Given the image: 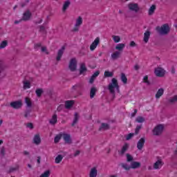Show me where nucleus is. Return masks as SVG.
Returning a JSON list of instances; mask_svg holds the SVG:
<instances>
[{
  "label": "nucleus",
  "instance_id": "72a5a7b5",
  "mask_svg": "<svg viewBox=\"0 0 177 177\" xmlns=\"http://www.w3.org/2000/svg\"><path fill=\"white\" fill-rule=\"evenodd\" d=\"M62 136H63V134L62 133L57 135L54 138L55 143H59V142H60V139H62Z\"/></svg>",
  "mask_w": 177,
  "mask_h": 177
},
{
  "label": "nucleus",
  "instance_id": "79ce46f5",
  "mask_svg": "<svg viewBox=\"0 0 177 177\" xmlns=\"http://www.w3.org/2000/svg\"><path fill=\"white\" fill-rule=\"evenodd\" d=\"M126 157L127 162H131V161H133V157L131 156V154L127 153Z\"/></svg>",
  "mask_w": 177,
  "mask_h": 177
},
{
  "label": "nucleus",
  "instance_id": "0eeeda50",
  "mask_svg": "<svg viewBox=\"0 0 177 177\" xmlns=\"http://www.w3.org/2000/svg\"><path fill=\"white\" fill-rule=\"evenodd\" d=\"M69 68L72 72L77 70V59H75V58H73L71 59L69 63Z\"/></svg>",
  "mask_w": 177,
  "mask_h": 177
},
{
  "label": "nucleus",
  "instance_id": "9d476101",
  "mask_svg": "<svg viewBox=\"0 0 177 177\" xmlns=\"http://www.w3.org/2000/svg\"><path fill=\"white\" fill-rule=\"evenodd\" d=\"M145 143H146V138L142 137L138 140L137 143V149H138V150H142L145 146Z\"/></svg>",
  "mask_w": 177,
  "mask_h": 177
},
{
  "label": "nucleus",
  "instance_id": "c03bdc74",
  "mask_svg": "<svg viewBox=\"0 0 177 177\" xmlns=\"http://www.w3.org/2000/svg\"><path fill=\"white\" fill-rule=\"evenodd\" d=\"M25 103L27 105V107L32 106V102H31V101L29 100L27 97L25 98Z\"/></svg>",
  "mask_w": 177,
  "mask_h": 177
},
{
  "label": "nucleus",
  "instance_id": "dca6fc26",
  "mask_svg": "<svg viewBox=\"0 0 177 177\" xmlns=\"http://www.w3.org/2000/svg\"><path fill=\"white\" fill-rule=\"evenodd\" d=\"M150 35H151V32H150V30L145 31L143 38L145 44H147V42H149V39H150Z\"/></svg>",
  "mask_w": 177,
  "mask_h": 177
},
{
  "label": "nucleus",
  "instance_id": "f257e3e1",
  "mask_svg": "<svg viewBox=\"0 0 177 177\" xmlns=\"http://www.w3.org/2000/svg\"><path fill=\"white\" fill-rule=\"evenodd\" d=\"M118 93H120V85H118V80L115 78L111 80V83L108 85V90L113 96V99L115 98V90Z\"/></svg>",
  "mask_w": 177,
  "mask_h": 177
},
{
  "label": "nucleus",
  "instance_id": "20e7f679",
  "mask_svg": "<svg viewBox=\"0 0 177 177\" xmlns=\"http://www.w3.org/2000/svg\"><path fill=\"white\" fill-rule=\"evenodd\" d=\"M128 8L129 10L131 12H135V13H138L140 8H139V4L135 3H130L128 4Z\"/></svg>",
  "mask_w": 177,
  "mask_h": 177
},
{
  "label": "nucleus",
  "instance_id": "f03ea898",
  "mask_svg": "<svg viewBox=\"0 0 177 177\" xmlns=\"http://www.w3.org/2000/svg\"><path fill=\"white\" fill-rule=\"evenodd\" d=\"M156 30L160 35H168L171 31V28L168 24H165L161 26H157Z\"/></svg>",
  "mask_w": 177,
  "mask_h": 177
},
{
  "label": "nucleus",
  "instance_id": "2f4dec72",
  "mask_svg": "<svg viewBox=\"0 0 177 177\" xmlns=\"http://www.w3.org/2000/svg\"><path fill=\"white\" fill-rule=\"evenodd\" d=\"M113 75H114V73L110 72L109 71H105V72L104 73V76L105 77V78L113 77Z\"/></svg>",
  "mask_w": 177,
  "mask_h": 177
},
{
  "label": "nucleus",
  "instance_id": "6e6d98bb",
  "mask_svg": "<svg viewBox=\"0 0 177 177\" xmlns=\"http://www.w3.org/2000/svg\"><path fill=\"white\" fill-rule=\"evenodd\" d=\"M129 46L131 48H134V46H136V43H135V41H131L129 44Z\"/></svg>",
  "mask_w": 177,
  "mask_h": 177
},
{
  "label": "nucleus",
  "instance_id": "8fccbe9b",
  "mask_svg": "<svg viewBox=\"0 0 177 177\" xmlns=\"http://www.w3.org/2000/svg\"><path fill=\"white\" fill-rule=\"evenodd\" d=\"M135 135L134 133H130L127 135V136L126 137V140H131V139H132V138H133V136Z\"/></svg>",
  "mask_w": 177,
  "mask_h": 177
},
{
  "label": "nucleus",
  "instance_id": "a19ab883",
  "mask_svg": "<svg viewBox=\"0 0 177 177\" xmlns=\"http://www.w3.org/2000/svg\"><path fill=\"white\" fill-rule=\"evenodd\" d=\"M30 88H31V84L30 83V82H24V88L28 89Z\"/></svg>",
  "mask_w": 177,
  "mask_h": 177
},
{
  "label": "nucleus",
  "instance_id": "a878e982",
  "mask_svg": "<svg viewBox=\"0 0 177 177\" xmlns=\"http://www.w3.org/2000/svg\"><path fill=\"white\" fill-rule=\"evenodd\" d=\"M124 48H125V44H118L116 45L115 49H116V50H119V52H122Z\"/></svg>",
  "mask_w": 177,
  "mask_h": 177
},
{
  "label": "nucleus",
  "instance_id": "13d9d810",
  "mask_svg": "<svg viewBox=\"0 0 177 177\" xmlns=\"http://www.w3.org/2000/svg\"><path fill=\"white\" fill-rule=\"evenodd\" d=\"M41 46H42V44H41V43H38L35 44V49H38V48H41Z\"/></svg>",
  "mask_w": 177,
  "mask_h": 177
},
{
  "label": "nucleus",
  "instance_id": "aec40b11",
  "mask_svg": "<svg viewBox=\"0 0 177 177\" xmlns=\"http://www.w3.org/2000/svg\"><path fill=\"white\" fill-rule=\"evenodd\" d=\"M140 162L133 161L131 164V168L132 169H136L138 168H140Z\"/></svg>",
  "mask_w": 177,
  "mask_h": 177
},
{
  "label": "nucleus",
  "instance_id": "cd10ccee",
  "mask_svg": "<svg viewBox=\"0 0 177 177\" xmlns=\"http://www.w3.org/2000/svg\"><path fill=\"white\" fill-rule=\"evenodd\" d=\"M156 9H157V6L156 5H152L149 9V15L152 16L154 15V12H156Z\"/></svg>",
  "mask_w": 177,
  "mask_h": 177
},
{
  "label": "nucleus",
  "instance_id": "bb28decb",
  "mask_svg": "<svg viewBox=\"0 0 177 177\" xmlns=\"http://www.w3.org/2000/svg\"><path fill=\"white\" fill-rule=\"evenodd\" d=\"M78 120H80V115H78V113L75 112L73 121L71 124V127H74L75 125V124H77L78 122Z\"/></svg>",
  "mask_w": 177,
  "mask_h": 177
},
{
  "label": "nucleus",
  "instance_id": "f704fd0d",
  "mask_svg": "<svg viewBox=\"0 0 177 177\" xmlns=\"http://www.w3.org/2000/svg\"><path fill=\"white\" fill-rule=\"evenodd\" d=\"M62 160H63V156L62 155H58L55 158V164H60V162H62Z\"/></svg>",
  "mask_w": 177,
  "mask_h": 177
},
{
  "label": "nucleus",
  "instance_id": "b1692460",
  "mask_svg": "<svg viewBox=\"0 0 177 177\" xmlns=\"http://www.w3.org/2000/svg\"><path fill=\"white\" fill-rule=\"evenodd\" d=\"M96 92H97V89L96 87H92L90 90V97L91 99H93L96 95Z\"/></svg>",
  "mask_w": 177,
  "mask_h": 177
},
{
  "label": "nucleus",
  "instance_id": "3c124183",
  "mask_svg": "<svg viewBox=\"0 0 177 177\" xmlns=\"http://www.w3.org/2000/svg\"><path fill=\"white\" fill-rule=\"evenodd\" d=\"M30 113H31V109H26V111H25V114H24L25 118H27V117H28V115H30Z\"/></svg>",
  "mask_w": 177,
  "mask_h": 177
},
{
  "label": "nucleus",
  "instance_id": "a18cd8bd",
  "mask_svg": "<svg viewBox=\"0 0 177 177\" xmlns=\"http://www.w3.org/2000/svg\"><path fill=\"white\" fill-rule=\"evenodd\" d=\"M122 167L125 169L126 171H129V169H131V166H129L127 163H122Z\"/></svg>",
  "mask_w": 177,
  "mask_h": 177
},
{
  "label": "nucleus",
  "instance_id": "de8ad7c7",
  "mask_svg": "<svg viewBox=\"0 0 177 177\" xmlns=\"http://www.w3.org/2000/svg\"><path fill=\"white\" fill-rule=\"evenodd\" d=\"M143 81L145 84H147V85H151L150 81H149V76L145 75L143 78Z\"/></svg>",
  "mask_w": 177,
  "mask_h": 177
},
{
  "label": "nucleus",
  "instance_id": "bf43d9fd",
  "mask_svg": "<svg viewBox=\"0 0 177 177\" xmlns=\"http://www.w3.org/2000/svg\"><path fill=\"white\" fill-rule=\"evenodd\" d=\"M30 2V0H26V3H22L21 4V8H24V6H26V5H27V3H28Z\"/></svg>",
  "mask_w": 177,
  "mask_h": 177
},
{
  "label": "nucleus",
  "instance_id": "5701e85b",
  "mask_svg": "<svg viewBox=\"0 0 177 177\" xmlns=\"http://www.w3.org/2000/svg\"><path fill=\"white\" fill-rule=\"evenodd\" d=\"M89 176L90 177H96V176H97V169H96V167H93L91 169Z\"/></svg>",
  "mask_w": 177,
  "mask_h": 177
},
{
  "label": "nucleus",
  "instance_id": "2eb2a0df",
  "mask_svg": "<svg viewBox=\"0 0 177 177\" xmlns=\"http://www.w3.org/2000/svg\"><path fill=\"white\" fill-rule=\"evenodd\" d=\"M162 165H164V162H162V160L159 159L153 164V169H160Z\"/></svg>",
  "mask_w": 177,
  "mask_h": 177
},
{
  "label": "nucleus",
  "instance_id": "49530a36",
  "mask_svg": "<svg viewBox=\"0 0 177 177\" xmlns=\"http://www.w3.org/2000/svg\"><path fill=\"white\" fill-rule=\"evenodd\" d=\"M140 129H142V125H138L135 129L134 135H138Z\"/></svg>",
  "mask_w": 177,
  "mask_h": 177
},
{
  "label": "nucleus",
  "instance_id": "603ef678",
  "mask_svg": "<svg viewBox=\"0 0 177 177\" xmlns=\"http://www.w3.org/2000/svg\"><path fill=\"white\" fill-rule=\"evenodd\" d=\"M41 52L43 53H46V55H49V52H48V50L46 49V47H41Z\"/></svg>",
  "mask_w": 177,
  "mask_h": 177
},
{
  "label": "nucleus",
  "instance_id": "423d86ee",
  "mask_svg": "<svg viewBox=\"0 0 177 177\" xmlns=\"http://www.w3.org/2000/svg\"><path fill=\"white\" fill-rule=\"evenodd\" d=\"M64 50H66V46H62V48L57 52V57H56L57 62H60L62 60V57H63Z\"/></svg>",
  "mask_w": 177,
  "mask_h": 177
},
{
  "label": "nucleus",
  "instance_id": "473e14b6",
  "mask_svg": "<svg viewBox=\"0 0 177 177\" xmlns=\"http://www.w3.org/2000/svg\"><path fill=\"white\" fill-rule=\"evenodd\" d=\"M35 93L37 97H41V96H42V93H44V88H37Z\"/></svg>",
  "mask_w": 177,
  "mask_h": 177
},
{
  "label": "nucleus",
  "instance_id": "6e6552de",
  "mask_svg": "<svg viewBox=\"0 0 177 177\" xmlns=\"http://www.w3.org/2000/svg\"><path fill=\"white\" fill-rule=\"evenodd\" d=\"M154 73L156 77H162L165 75V70L162 68H155Z\"/></svg>",
  "mask_w": 177,
  "mask_h": 177
},
{
  "label": "nucleus",
  "instance_id": "39448f33",
  "mask_svg": "<svg viewBox=\"0 0 177 177\" xmlns=\"http://www.w3.org/2000/svg\"><path fill=\"white\" fill-rule=\"evenodd\" d=\"M10 106L15 110H19V109H21V106H23V102H21V100L12 102H10Z\"/></svg>",
  "mask_w": 177,
  "mask_h": 177
},
{
  "label": "nucleus",
  "instance_id": "6ab92c4d",
  "mask_svg": "<svg viewBox=\"0 0 177 177\" xmlns=\"http://www.w3.org/2000/svg\"><path fill=\"white\" fill-rule=\"evenodd\" d=\"M99 74H100V71H95V73H94L92 75V76L91 77V78L89 80V83L93 84V82L95 81V78H96V77H97L99 75Z\"/></svg>",
  "mask_w": 177,
  "mask_h": 177
},
{
  "label": "nucleus",
  "instance_id": "680f3d73",
  "mask_svg": "<svg viewBox=\"0 0 177 177\" xmlns=\"http://www.w3.org/2000/svg\"><path fill=\"white\" fill-rule=\"evenodd\" d=\"M5 70V66L2 64H0V73Z\"/></svg>",
  "mask_w": 177,
  "mask_h": 177
},
{
  "label": "nucleus",
  "instance_id": "f3484780",
  "mask_svg": "<svg viewBox=\"0 0 177 177\" xmlns=\"http://www.w3.org/2000/svg\"><path fill=\"white\" fill-rule=\"evenodd\" d=\"M110 129V125L107 123H102L98 131H107Z\"/></svg>",
  "mask_w": 177,
  "mask_h": 177
},
{
  "label": "nucleus",
  "instance_id": "338daca9",
  "mask_svg": "<svg viewBox=\"0 0 177 177\" xmlns=\"http://www.w3.org/2000/svg\"><path fill=\"white\" fill-rule=\"evenodd\" d=\"M24 156H30V152L27 151H24Z\"/></svg>",
  "mask_w": 177,
  "mask_h": 177
},
{
  "label": "nucleus",
  "instance_id": "4468645a",
  "mask_svg": "<svg viewBox=\"0 0 177 177\" xmlns=\"http://www.w3.org/2000/svg\"><path fill=\"white\" fill-rule=\"evenodd\" d=\"M32 14L30 12V10H27L23 15L22 20L27 21L31 18Z\"/></svg>",
  "mask_w": 177,
  "mask_h": 177
},
{
  "label": "nucleus",
  "instance_id": "4d7b16f0",
  "mask_svg": "<svg viewBox=\"0 0 177 177\" xmlns=\"http://www.w3.org/2000/svg\"><path fill=\"white\" fill-rule=\"evenodd\" d=\"M1 156H3V157H5V147H3L1 149Z\"/></svg>",
  "mask_w": 177,
  "mask_h": 177
},
{
  "label": "nucleus",
  "instance_id": "412c9836",
  "mask_svg": "<svg viewBox=\"0 0 177 177\" xmlns=\"http://www.w3.org/2000/svg\"><path fill=\"white\" fill-rule=\"evenodd\" d=\"M120 55L121 53L120 51H115V53L111 54V57L112 60H117V59H119Z\"/></svg>",
  "mask_w": 177,
  "mask_h": 177
},
{
  "label": "nucleus",
  "instance_id": "052dcab7",
  "mask_svg": "<svg viewBox=\"0 0 177 177\" xmlns=\"http://www.w3.org/2000/svg\"><path fill=\"white\" fill-rule=\"evenodd\" d=\"M79 30L80 29L78 28V26H76V24H75V27H74L73 31H74L75 32H78Z\"/></svg>",
  "mask_w": 177,
  "mask_h": 177
},
{
  "label": "nucleus",
  "instance_id": "e433bc0d",
  "mask_svg": "<svg viewBox=\"0 0 177 177\" xmlns=\"http://www.w3.org/2000/svg\"><path fill=\"white\" fill-rule=\"evenodd\" d=\"M7 45H8L7 40H4V41H1V43L0 44V49H5V48H6Z\"/></svg>",
  "mask_w": 177,
  "mask_h": 177
},
{
  "label": "nucleus",
  "instance_id": "37998d69",
  "mask_svg": "<svg viewBox=\"0 0 177 177\" xmlns=\"http://www.w3.org/2000/svg\"><path fill=\"white\" fill-rule=\"evenodd\" d=\"M82 86L81 85V84L78 83L72 86V91H77V89H81Z\"/></svg>",
  "mask_w": 177,
  "mask_h": 177
},
{
  "label": "nucleus",
  "instance_id": "4c0bfd02",
  "mask_svg": "<svg viewBox=\"0 0 177 177\" xmlns=\"http://www.w3.org/2000/svg\"><path fill=\"white\" fill-rule=\"evenodd\" d=\"M145 118L142 116H138L136 119V122L141 124L142 122H145Z\"/></svg>",
  "mask_w": 177,
  "mask_h": 177
},
{
  "label": "nucleus",
  "instance_id": "9b49d317",
  "mask_svg": "<svg viewBox=\"0 0 177 177\" xmlns=\"http://www.w3.org/2000/svg\"><path fill=\"white\" fill-rule=\"evenodd\" d=\"M128 149H129V144L124 143V145L122 146V149L120 151H118V153L120 156H124L127 151H128Z\"/></svg>",
  "mask_w": 177,
  "mask_h": 177
},
{
  "label": "nucleus",
  "instance_id": "f8f14e48",
  "mask_svg": "<svg viewBox=\"0 0 177 177\" xmlns=\"http://www.w3.org/2000/svg\"><path fill=\"white\" fill-rule=\"evenodd\" d=\"M64 140L66 145H71L73 143V140H71V136L67 133H63Z\"/></svg>",
  "mask_w": 177,
  "mask_h": 177
},
{
  "label": "nucleus",
  "instance_id": "ddd939ff",
  "mask_svg": "<svg viewBox=\"0 0 177 177\" xmlns=\"http://www.w3.org/2000/svg\"><path fill=\"white\" fill-rule=\"evenodd\" d=\"M79 71H80L79 73L80 75H85V74L86 73V71H88V68H86V65H85L84 63L80 65Z\"/></svg>",
  "mask_w": 177,
  "mask_h": 177
},
{
  "label": "nucleus",
  "instance_id": "864d4df0",
  "mask_svg": "<svg viewBox=\"0 0 177 177\" xmlns=\"http://www.w3.org/2000/svg\"><path fill=\"white\" fill-rule=\"evenodd\" d=\"M17 169H19V167H11L9 169V173L12 174V172H15V171H17Z\"/></svg>",
  "mask_w": 177,
  "mask_h": 177
},
{
  "label": "nucleus",
  "instance_id": "c9c22d12",
  "mask_svg": "<svg viewBox=\"0 0 177 177\" xmlns=\"http://www.w3.org/2000/svg\"><path fill=\"white\" fill-rule=\"evenodd\" d=\"M177 102V95H174L169 100V102L171 104H174V103H176Z\"/></svg>",
  "mask_w": 177,
  "mask_h": 177
},
{
  "label": "nucleus",
  "instance_id": "69168bd1",
  "mask_svg": "<svg viewBox=\"0 0 177 177\" xmlns=\"http://www.w3.org/2000/svg\"><path fill=\"white\" fill-rule=\"evenodd\" d=\"M39 28V31H45V26H40Z\"/></svg>",
  "mask_w": 177,
  "mask_h": 177
},
{
  "label": "nucleus",
  "instance_id": "393cba45",
  "mask_svg": "<svg viewBox=\"0 0 177 177\" xmlns=\"http://www.w3.org/2000/svg\"><path fill=\"white\" fill-rule=\"evenodd\" d=\"M70 5H71V1H70V0L65 1L62 7V12H66V10L68 9Z\"/></svg>",
  "mask_w": 177,
  "mask_h": 177
},
{
  "label": "nucleus",
  "instance_id": "0e129e2a",
  "mask_svg": "<svg viewBox=\"0 0 177 177\" xmlns=\"http://www.w3.org/2000/svg\"><path fill=\"white\" fill-rule=\"evenodd\" d=\"M139 68H140V66H139L138 64H136L134 66V70H136V71H138V70H139Z\"/></svg>",
  "mask_w": 177,
  "mask_h": 177
},
{
  "label": "nucleus",
  "instance_id": "c85d7f7f",
  "mask_svg": "<svg viewBox=\"0 0 177 177\" xmlns=\"http://www.w3.org/2000/svg\"><path fill=\"white\" fill-rule=\"evenodd\" d=\"M73 104H74V101L73 100H68L65 102V109H71L73 107Z\"/></svg>",
  "mask_w": 177,
  "mask_h": 177
},
{
  "label": "nucleus",
  "instance_id": "c756f323",
  "mask_svg": "<svg viewBox=\"0 0 177 177\" xmlns=\"http://www.w3.org/2000/svg\"><path fill=\"white\" fill-rule=\"evenodd\" d=\"M120 80L123 84H128V78H127V75H125V73H122L120 75Z\"/></svg>",
  "mask_w": 177,
  "mask_h": 177
},
{
  "label": "nucleus",
  "instance_id": "5fc2aeb1",
  "mask_svg": "<svg viewBox=\"0 0 177 177\" xmlns=\"http://www.w3.org/2000/svg\"><path fill=\"white\" fill-rule=\"evenodd\" d=\"M27 128H29L30 129H34V124L32 122H29L26 125Z\"/></svg>",
  "mask_w": 177,
  "mask_h": 177
},
{
  "label": "nucleus",
  "instance_id": "e2e57ef3",
  "mask_svg": "<svg viewBox=\"0 0 177 177\" xmlns=\"http://www.w3.org/2000/svg\"><path fill=\"white\" fill-rule=\"evenodd\" d=\"M80 153H81L80 151H79V150L76 151L75 152V153H74V156H75V157H77V156H80Z\"/></svg>",
  "mask_w": 177,
  "mask_h": 177
},
{
  "label": "nucleus",
  "instance_id": "58836bf2",
  "mask_svg": "<svg viewBox=\"0 0 177 177\" xmlns=\"http://www.w3.org/2000/svg\"><path fill=\"white\" fill-rule=\"evenodd\" d=\"M112 38H113L115 44H118V42H120V41H121V37H120V36L113 35Z\"/></svg>",
  "mask_w": 177,
  "mask_h": 177
},
{
  "label": "nucleus",
  "instance_id": "7ed1b4c3",
  "mask_svg": "<svg viewBox=\"0 0 177 177\" xmlns=\"http://www.w3.org/2000/svg\"><path fill=\"white\" fill-rule=\"evenodd\" d=\"M164 124H158L153 129L152 132L154 136H160L164 132Z\"/></svg>",
  "mask_w": 177,
  "mask_h": 177
},
{
  "label": "nucleus",
  "instance_id": "774afa93",
  "mask_svg": "<svg viewBox=\"0 0 177 177\" xmlns=\"http://www.w3.org/2000/svg\"><path fill=\"white\" fill-rule=\"evenodd\" d=\"M37 164H41V156H37Z\"/></svg>",
  "mask_w": 177,
  "mask_h": 177
},
{
  "label": "nucleus",
  "instance_id": "7c9ffc66",
  "mask_svg": "<svg viewBox=\"0 0 177 177\" xmlns=\"http://www.w3.org/2000/svg\"><path fill=\"white\" fill-rule=\"evenodd\" d=\"M49 122L51 125H55L57 122V115L54 114Z\"/></svg>",
  "mask_w": 177,
  "mask_h": 177
},
{
  "label": "nucleus",
  "instance_id": "a211bd4d",
  "mask_svg": "<svg viewBox=\"0 0 177 177\" xmlns=\"http://www.w3.org/2000/svg\"><path fill=\"white\" fill-rule=\"evenodd\" d=\"M33 143L35 145H41V137L39 136V134H36L33 138Z\"/></svg>",
  "mask_w": 177,
  "mask_h": 177
},
{
  "label": "nucleus",
  "instance_id": "09e8293b",
  "mask_svg": "<svg viewBox=\"0 0 177 177\" xmlns=\"http://www.w3.org/2000/svg\"><path fill=\"white\" fill-rule=\"evenodd\" d=\"M75 24L76 26H81L82 24V17H78Z\"/></svg>",
  "mask_w": 177,
  "mask_h": 177
},
{
  "label": "nucleus",
  "instance_id": "ea45409f",
  "mask_svg": "<svg viewBox=\"0 0 177 177\" xmlns=\"http://www.w3.org/2000/svg\"><path fill=\"white\" fill-rule=\"evenodd\" d=\"M48 176H50V170H46L40 176V177H48Z\"/></svg>",
  "mask_w": 177,
  "mask_h": 177
},
{
  "label": "nucleus",
  "instance_id": "4be33fe9",
  "mask_svg": "<svg viewBox=\"0 0 177 177\" xmlns=\"http://www.w3.org/2000/svg\"><path fill=\"white\" fill-rule=\"evenodd\" d=\"M164 95V88H160L158 90L156 95H155V97L156 99H160L161 96H162Z\"/></svg>",
  "mask_w": 177,
  "mask_h": 177
},
{
  "label": "nucleus",
  "instance_id": "1a4fd4ad",
  "mask_svg": "<svg viewBox=\"0 0 177 177\" xmlns=\"http://www.w3.org/2000/svg\"><path fill=\"white\" fill-rule=\"evenodd\" d=\"M100 44V37H97L94 41L90 46V50L93 51L97 47V45Z\"/></svg>",
  "mask_w": 177,
  "mask_h": 177
}]
</instances>
